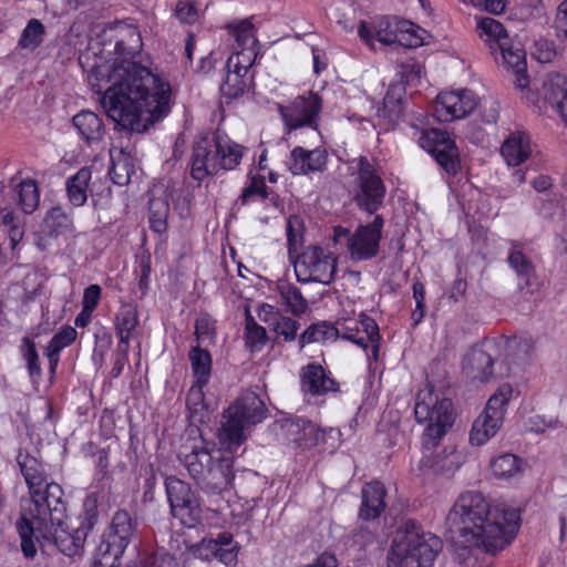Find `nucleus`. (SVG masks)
Segmentation results:
<instances>
[{"instance_id": "obj_1", "label": "nucleus", "mask_w": 567, "mask_h": 567, "mask_svg": "<svg viewBox=\"0 0 567 567\" xmlns=\"http://www.w3.org/2000/svg\"><path fill=\"white\" fill-rule=\"evenodd\" d=\"M116 41V58L94 64L87 80L107 116L131 132H144L168 114L172 89L161 74L136 60L142 40L135 28H126Z\"/></svg>"}, {"instance_id": "obj_2", "label": "nucleus", "mask_w": 567, "mask_h": 567, "mask_svg": "<svg viewBox=\"0 0 567 567\" xmlns=\"http://www.w3.org/2000/svg\"><path fill=\"white\" fill-rule=\"evenodd\" d=\"M447 522L458 530L456 558L474 567L478 553L494 555L511 544L518 532L519 514L513 508L491 506L478 492H465L450 511Z\"/></svg>"}, {"instance_id": "obj_3", "label": "nucleus", "mask_w": 567, "mask_h": 567, "mask_svg": "<svg viewBox=\"0 0 567 567\" xmlns=\"http://www.w3.org/2000/svg\"><path fill=\"white\" fill-rule=\"evenodd\" d=\"M62 511V516L56 518L53 515L52 506L39 515L21 516L18 532L21 537V549L25 557L31 558L35 555L34 539L55 545L62 554L69 557H74L83 551L89 532L80 526L69 530L65 527L66 505L63 499Z\"/></svg>"}, {"instance_id": "obj_4", "label": "nucleus", "mask_w": 567, "mask_h": 567, "mask_svg": "<svg viewBox=\"0 0 567 567\" xmlns=\"http://www.w3.org/2000/svg\"><path fill=\"white\" fill-rule=\"evenodd\" d=\"M189 452H181L182 461L189 475L208 495L221 494L234 480V457L202 437L194 440Z\"/></svg>"}, {"instance_id": "obj_5", "label": "nucleus", "mask_w": 567, "mask_h": 567, "mask_svg": "<svg viewBox=\"0 0 567 567\" xmlns=\"http://www.w3.org/2000/svg\"><path fill=\"white\" fill-rule=\"evenodd\" d=\"M414 414L419 423L425 424L422 433L421 463L434 471L449 468L446 464H441L437 457L430 460V456L454 423L455 412L452 401L435 393L431 388H424L417 393Z\"/></svg>"}, {"instance_id": "obj_6", "label": "nucleus", "mask_w": 567, "mask_h": 567, "mask_svg": "<svg viewBox=\"0 0 567 567\" xmlns=\"http://www.w3.org/2000/svg\"><path fill=\"white\" fill-rule=\"evenodd\" d=\"M244 153V146L219 131L212 136L199 135L193 144L190 176L197 182H203L221 169H234L239 165Z\"/></svg>"}, {"instance_id": "obj_7", "label": "nucleus", "mask_w": 567, "mask_h": 567, "mask_svg": "<svg viewBox=\"0 0 567 567\" xmlns=\"http://www.w3.org/2000/svg\"><path fill=\"white\" fill-rule=\"evenodd\" d=\"M441 549L439 537L424 532L416 523L409 522L394 533L388 567H432Z\"/></svg>"}, {"instance_id": "obj_8", "label": "nucleus", "mask_w": 567, "mask_h": 567, "mask_svg": "<svg viewBox=\"0 0 567 567\" xmlns=\"http://www.w3.org/2000/svg\"><path fill=\"white\" fill-rule=\"evenodd\" d=\"M17 461L31 498L30 505L22 516L39 515L52 506L55 518L61 517L64 495L62 487L54 482H48L44 466L34 456L19 452Z\"/></svg>"}, {"instance_id": "obj_9", "label": "nucleus", "mask_w": 567, "mask_h": 567, "mask_svg": "<svg viewBox=\"0 0 567 567\" xmlns=\"http://www.w3.org/2000/svg\"><path fill=\"white\" fill-rule=\"evenodd\" d=\"M266 413L265 403L256 393H244L225 413L226 421L219 431V440L229 450L238 447L246 439L245 426L261 422Z\"/></svg>"}, {"instance_id": "obj_10", "label": "nucleus", "mask_w": 567, "mask_h": 567, "mask_svg": "<svg viewBox=\"0 0 567 567\" xmlns=\"http://www.w3.org/2000/svg\"><path fill=\"white\" fill-rule=\"evenodd\" d=\"M384 219L377 215L372 223L359 226L353 234L348 228L337 226L333 228L336 245H344L352 260H368L379 252Z\"/></svg>"}, {"instance_id": "obj_11", "label": "nucleus", "mask_w": 567, "mask_h": 567, "mask_svg": "<svg viewBox=\"0 0 567 567\" xmlns=\"http://www.w3.org/2000/svg\"><path fill=\"white\" fill-rule=\"evenodd\" d=\"M513 389L509 384L501 385L487 401L485 410L474 421L470 432V443L481 446L499 431L506 406L511 400Z\"/></svg>"}, {"instance_id": "obj_12", "label": "nucleus", "mask_w": 567, "mask_h": 567, "mask_svg": "<svg viewBox=\"0 0 567 567\" xmlns=\"http://www.w3.org/2000/svg\"><path fill=\"white\" fill-rule=\"evenodd\" d=\"M337 260L331 252L318 246L307 247L295 261V272L299 282L329 285L336 274Z\"/></svg>"}, {"instance_id": "obj_13", "label": "nucleus", "mask_w": 567, "mask_h": 567, "mask_svg": "<svg viewBox=\"0 0 567 567\" xmlns=\"http://www.w3.org/2000/svg\"><path fill=\"white\" fill-rule=\"evenodd\" d=\"M165 489L172 515L186 527H195L202 520L199 497L189 484L176 476L165 478Z\"/></svg>"}, {"instance_id": "obj_14", "label": "nucleus", "mask_w": 567, "mask_h": 567, "mask_svg": "<svg viewBox=\"0 0 567 567\" xmlns=\"http://www.w3.org/2000/svg\"><path fill=\"white\" fill-rule=\"evenodd\" d=\"M355 181L354 200L357 205L367 213L374 214L383 203L385 186L373 165L364 156L357 159Z\"/></svg>"}, {"instance_id": "obj_15", "label": "nucleus", "mask_w": 567, "mask_h": 567, "mask_svg": "<svg viewBox=\"0 0 567 567\" xmlns=\"http://www.w3.org/2000/svg\"><path fill=\"white\" fill-rule=\"evenodd\" d=\"M321 109V99L311 91L295 97L286 105L280 104L278 106V111L288 131L301 127L317 130Z\"/></svg>"}, {"instance_id": "obj_16", "label": "nucleus", "mask_w": 567, "mask_h": 567, "mask_svg": "<svg viewBox=\"0 0 567 567\" xmlns=\"http://www.w3.org/2000/svg\"><path fill=\"white\" fill-rule=\"evenodd\" d=\"M336 329L339 330V337L358 344L367 351L369 359L378 360L381 337L374 319L362 313L359 319H347L338 322Z\"/></svg>"}, {"instance_id": "obj_17", "label": "nucleus", "mask_w": 567, "mask_h": 567, "mask_svg": "<svg viewBox=\"0 0 567 567\" xmlns=\"http://www.w3.org/2000/svg\"><path fill=\"white\" fill-rule=\"evenodd\" d=\"M420 146L433 155L437 164L449 174H456L460 168L458 150L453 140L440 130L422 131Z\"/></svg>"}, {"instance_id": "obj_18", "label": "nucleus", "mask_w": 567, "mask_h": 567, "mask_svg": "<svg viewBox=\"0 0 567 567\" xmlns=\"http://www.w3.org/2000/svg\"><path fill=\"white\" fill-rule=\"evenodd\" d=\"M477 106V96L471 90L442 92L433 104V116L439 122H452L472 113Z\"/></svg>"}, {"instance_id": "obj_19", "label": "nucleus", "mask_w": 567, "mask_h": 567, "mask_svg": "<svg viewBox=\"0 0 567 567\" xmlns=\"http://www.w3.org/2000/svg\"><path fill=\"white\" fill-rule=\"evenodd\" d=\"M282 442L299 447H310L318 443L320 431L317 426L303 419H287L279 423Z\"/></svg>"}, {"instance_id": "obj_20", "label": "nucleus", "mask_w": 567, "mask_h": 567, "mask_svg": "<svg viewBox=\"0 0 567 567\" xmlns=\"http://www.w3.org/2000/svg\"><path fill=\"white\" fill-rule=\"evenodd\" d=\"M542 97L567 127V78L558 73L548 75L543 84Z\"/></svg>"}, {"instance_id": "obj_21", "label": "nucleus", "mask_w": 567, "mask_h": 567, "mask_svg": "<svg viewBox=\"0 0 567 567\" xmlns=\"http://www.w3.org/2000/svg\"><path fill=\"white\" fill-rule=\"evenodd\" d=\"M327 151L320 147L306 150L301 146L290 152L288 168L293 175H307L309 173L322 172L327 166Z\"/></svg>"}, {"instance_id": "obj_22", "label": "nucleus", "mask_w": 567, "mask_h": 567, "mask_svg": "<svg viewBox=\"0 0 567 567\" xmlns=\"http://www.w3.org/2000/svg\"><path fill=\"white\" fill-rule=\"evenodd\" d=\"M497 51L505 66L513 72L514 85L519 90L526 89L529 82L526 73V53L520 43L509 39L508 44L502 45Z\"/></svg>"}, {"instance_id": "obj_23", "label": "nucleus", "mask_w": 567, "mask_h": 567, "mask_svg": "<svg viewBox=\"0 0 567 567\" xmlns=\"http://www.w3.org/2000/svg\"><path fill=\"white\" fill-rule=\"evenodd\" d=\"M532 142L524 131L508 134L501 146V154L508 166H519L532 156Z\"/></svg>"}, {"instance_id": "obj_24", "label": "nucleus", "mask_w": 567, "mask_h": 567, "mask_svg": "<svg viewBox=\"0 0 567 567\" xmlns=\"http://www.w3.org/2000/svg\"><path fill=\"white\" fill-rule=\"evenodd\" d=\"M301 389L305 393L312 395H322L328 392L337 391V383L317 363H310L302 368L300 373Z\"/></svg>"}, {"instance_id": "obj_25", "label": "nucleus", "mask_w": 567, "mask_h": 567, "mask_svg": "<svg viewBox=\"0 0 567 567\" xmlns=\"http://www.w3.org/2000/svg\"><path fill=\"white\" fill-rule=\"evenodd\" d=\"M110 176L113 183L120 186L127 185L135 173L133 156L122 146H112L110 148Z\"/></svg>"}, {"instance_id": "obj_26", "label": "nucleus", "mask_w": 567, "mask_h": 567, "mask_svg": "<svg viewBox=\"0 0 567 567\" xmlns=\"http://www.w3.org/2000/svg\"><path fill=\"white\" fill-rule=\"evenodd\" d=\"M385 489L380 482H371L362 488V505L359 516L365 520L375 519L385 508Z\"/></svg>"}, {"instance_id": "obj_27", "label": "nucleus", "mask_w": 567, "mask_h": 567, "mask_svg": "<svg viewBox=\"0 0 567 567\" xmlns=\"http://www.w3.org/2000/svg\"><path fill=\"white\" fill-rule=\"evenodd\" d=\"M511 267L516 271L519 278V289L534 293L540 287V281L535 275L530 261L518 250H513L508 256Z\"/></svg>"}, {"instance_id": "obj_28", "label": "nucleus", "mask_w": 567, "mask_h": 567, "mask_svg": "<svg viewBox=\"0 0 567 567\" xmlns=\"http://www.w3.org/2000/svg\"><path fill=\"white\" fill-rule=\"evenodd\" d=\"M138 324V313L135 305L123 302L115 316V331L120 341L118 344L130 346Z\"/></svg>"}, {"instance_id": "obj_29", "label": "nucleus", "mask_w": 567, "mask_h": 567, "mask_svg": "<svg viewBox=\"0 0 567 567\" xmlns=\"http://www.w3.org/2000/svg\"><path fill=\"white\" fill-rule=\"evenodd\" d=\"M72 121L81 138L89 145L103 138L104 126L102 120L95 113L82 111Z\"/></svg>"}, {"instance_id": "obj_30", "label": "nucleus", "mask_w": 567, "mask_h": 567, "mask_svg": "<svg viewBox=\"0 0 567 567\" xmlns=\"http://www.w3.org/2000/svg\"><path fill=\"white\" fill-rule=\"evenodd\" d=\"M476 30L478 37L488 45L492 53L497 52L502 45L508 44L509 37L506 29L499 21L493 18L481 19L477 22Z\"/></svg>"}, {"instance_id": "obj_31", "label": "nucleus", "mask_w": 567, "mask_h": 567, "mask_svg": "<svg viewBox=\"0 0 567 567\" xmlns=\"http://www.w3.org/2000/svg\"><path fill=\"white\" fill-rule=\"evenodd\" d=\"M91 179V167H82L66 179V195L73 206L81 207L86 203Z\"/></svg>"}, {"instance_id": "obj_32", "label": "nucleus", "mask_w": 567, "mask_h": 567, "mask_svg": "<svg viewBox=\"0 0 567 567\" xmlns=\"http://www.w3.org/2000/svg\"><path fill=\"white\" fill-rule=\"evenodd\" d=\"M404 86L402 83L391 84L383 99V105L378 110V115L389 123L394 124L399 121L403 112Z\"/></svg>"}, {"instance_id": "obj_33", "label": "nucleus", "mask_w": 567, "mask_h": 567, "mask_svg": "<svg viewBox=\"0 0 567 567\" xmlns=\"http://www.w3.org/2000/svg\"><path fill=\"white\" fill-rule=\"evenodd\" d=\"M465 369L472 378L486 381L493 375V359L488 351L473 349L465 359Z\"/></svg>"}, {"instance_id": "obj_34", "label": "nucleus", "mask_w": 567, "mask_h": 567, "mask_svg": "<svg viewBox=\"0 0 567 567\" xmlns=\"http://www.w3.org/2000/svg\"><path fill=\"white\" fill-rule=\"evenodd\" d=\"M206 384L207 383L194 382L187 393L186 404L189 410L190 420L194 423H206L210 419L212 411L205 403L203 390Z\"/></svg>"}, {"instance_id": "obj_35", "label": "nucleus", "mask_w": 567, "mask_h": 567, "mask_svg": "<svg viewBox=\"0 0 567 567\" xmlns=\"http://www.w3.org/2000/svg\"><path fill=\"white\" fill-rule=\"evenodd\" d=\"M523 460L518 456L504 453L491 461V471L495 478L509 481L517 477L523 471Z\"/></svg>"}, {"instance_id": "obj_36", "label": "nucleus", "mask_w": 567, "mask_h": 567, "mask_svg": "<svg viewBox=\"0 0 567 567\" xmlns=\"http://www.w3.org/2000/svg\"><path fill=\"white\" fill-rule=\"evenodd\" d=\"M188 357L195 382L208 383L212 373L210 353L196 346L190 349Z\"/></svg>"}, {"instance_id": "obj_37", "label": "nucleus", "mask_w": 567, "mask_h": 567, "mask_svg": "<svg viewBox=\"0 0 567 567\" xmlns=\"http://www.w3.org/2000/svg\"><path fill=\"white\" fill-rule=\"evenodd\" d=\"M244 339L246 348L251 352L261 351L268 341L266 329L257 323L248 309H246Z\"/></svg>"}, {"instance_id": "obj_38", "label": "nucleus", "mask_w": 567, "mask_h": 567, "mask_svg": "<svg viewBox=\"0 0 567 567\" xmlns=\"http://www.w3.org/2000/svg\"><path fill=\"white\" fill-rule=\"evenodd\" d=\"M126 547L123 543L116 542L106 535L96 548V561L102 567H115Z\"/></svg>"}, {"instance_id": "obj_39", "label": "nucleus", "mask_w": 567, "mask_h": 567, "mask_svg": "<svg viewBox=\"0 0 567 567\" xmlns=\"http://www.w3.org/2000/svg\"><path fill=\"white\" fill-rule=\"evenodd\" d=\"M135 530V525L132 520L131 515L123 509L117 511L112 519L109 536L116 542L123 543L125 546L128 545Z\"/></svg>"}, {"instance_id": "obj_40", "label": "nucleus", "mask_w": 567, "mask_h": 567, "mask_svg": "<svg viewBox=\"0 0 567 567\" xmlns=\"http://www.w3.org/2000/svg\"><path fill=\"white\" fill-rule=\"evenodd\" d=\"M278 291L282 303L289 311L296 316H300L306 312L308 302L298 287L289 282H282L278 285Z\"/></svg>"}, {"instance_id": "obj_41", "label": "nucleus", "mask_w": 567, "mask_h": 567, "mask_svg": "<svg viewBox=\"0 0 567 567\" xmlns=\"http://www.w3.org/2000/svg\"><path fill=\"white\" fill-rule=\"evenodd\" d=\"M339 337V330L327 322L315 323L308 327L299 337V347L302 349L306 344L312 342H326L336 340Z\"/></svg>"}, {"instance_id": "obj_42", "label": "nucleus", "mask_w": 567, "mask_h": 567, "mask_svg": "<svg viewBox=\"0 0 567 567\" xmlns=\"http://www.w3.org/2000/svg\"><path fill=\"white\" fill-rule=\"evenodd\" d=\"M398 43L405 48H419L425 43L426 31L411 21L400 19Z\"/></svg>"}, {"instance_id": "obj_43", "label": "nucleus", "mask_w": 567, "mask_h": 567, "mask_svg": "<svg viewBox=\"0 0 567 567\" xmlns=\"http://www.w3.org/2000/svg\"><path fill=\"white\" fill-rule=\"evenodd\" d=\"M228 28L235 38L237 48H259L255 27L248 19L234 22Z\"/></svg>"}, {"instance_id": "obj_44", "label": "nucleus", "mask_w": 567, "mask_h": 567, "mask_svg": "<svg viewBox=\"0 0 567 567\" xmlns=\"http://www.w3.org/2000/svg\"><path fill=\"white\" fill-rule=\"evenodd\" d=\"M0 226H3L10 239L11 249L14 250L24 236L21 219L9 208L0 209Z\"/></svg>"}, {"instance_id": "obj_45", "label": "nucleus", "mask_w": 567, "mask_h": 567, "mask_svg": "<svg viewBox=\"0 0 567 567\" xmlns=\"http://www.w3.org/2000/svg\"><path fill=\"white\" fill-rule=\"evenodd\" d=\"M150 224L156 233L166 229V221L169 215V205L166 197H152L150 199Z\"/></svg>"}, {"instance_id": "obj_46", "label": "nucleus", "mask_w": 567, "mask_h": 567, "mask_svg": "<svg viewBox=\"0 0 567 567\" xmlns=\"http://www.w3.org/2000/svg\"><path fill=\"white\" fill-rule=\"evenodd\" d=\"M40 202L38 186L33 179L22 181L18 185V204L25 214L35 210Z\"/></svg>"}, {"instance_id": "obj_47", "label": "nucleus", "mask_w": 567, "mask_h": 567, "mask_svg": "<svg viewBox=\"0 0 567 567\" xmlns=\"http://www.w3.org/2000/svg\"><path fill=\"white\" fill-rule=\"evenodd\" d=\"M533 344L526 339H512L506 342V357L509 363L523 365L533 354Z\"/></svg>"}, {"instance_id": "obj_48", "label": "nucleus", "mask_w": 567, "mask_h": 567, "mask_svg": "<svg viewBox=\"0 0 567 567\" xmlns=\"http://www.w3.org/2000/svg\"><path fill=\"white\" fill-rule=\"evenodd\" d=\"M233 536L228 533H220L217 538H204L194 546V554L204 560H212L217 557L219 545H230Z\"/></svg>"}, {"instance_id": "obj_49", "label": "nucleus", "mask_w": 567, "mask_h": 567, "mask_svg": "<svg viewBox=\"0 0 567 567\" xmlns=\"http://www.w3.org/2000/svg\"><path fill=\"white\" fill-rule=\"evenodd\" d=\"M400 18L383 17L374 25L375 39L384 44L398 43Z\"/></svg>"}, {"instance_id": "obj_50", "label": "nucleus", "mask_w": 567, "mask_h": 567, "mask_svg": "<svg viewBox=\"0 0 567 567\" xmlns=\"http://www.w3.org/2000/svg\"><path fill=\"white\" fill-rule=\"evenodd\" d=\"M258 54V48H237L235 54L227 60V69L236 70L244 74L254 64Z\"/></svg>"}, {"instance_id": "obj_51", "label": "nucleus", "mask_w": 567, "mask_h": 567, "mask_svg": "<svg viewBox=\"0 0 567 567\" xmlns=\"http://www.w3.org/2000/svg\"><path fill=\"white\" fill-rule=\"evenodd\" d=\"M244 76L245 74L239 71L228 70L227 76L220 85L223 96L228 100L239 97L246 87Z\"/></svg>"}, {"instance_id": "obj_52", "label": "nucleus", "mask_w": 567, "mask_h": 567, "mask_svg": "<svg viewBox=\"0 0 567 567\" xmlns=\"http://www.w3.org/2000/svg\"><path fill=\"white\" fill-rule=\"evenodd\" d=\"M43 34V24L39 20L32 19L23 30L19 44L25 49H34L42 42Z\"/></svg>"}, {"instance_id": "obj_53", "label": "nucleus", "mask_w": 567, "mask_h": 567, "mask_svg": "<svg viewBox=\"0 0 567 567\" xmlns=\"http://www.w3.org/2000/svg\"><path fill=\"white\" fill-rule=\"evenodd\" d=\"M215 336V321L208 315L198 317L195 321V337L198 346L214 342Z\"/></svg>"}, {"instance_id": "obj_54", "label": "nucleus", "mask_w": 567, "mask_h": 567, "mask_svg": "<svg viewBox=\"0 0 567 567\" xmlns=\"http://www.w3.org/2000/svg\"><path fill=\"white\" fill-rule=\"evenodd\" d=\"M21 351L23 359L27 362V368L31 378H39L41 375V367L39 355L35 349V343L29 338L22 339Z\"/></svg>"}, {"instance_id": "obj_55", "label": "nucleus", "mask_w": 567, "mask_h": 567, "mask_svg": "<svg viewBox=\"0 0 567 567\" xmlns=\"http://www.w3.org/2000/svg\"><path fill=\"white\" fill-rule=\"evenodd\" d=\"M299 328L300 323L297 320L285 316H280L271 327L272 331L278 337H282L286 342H291L296 339Z\"/></svg>"}, {"instance_id": "obj_56", "label": "nucleus", "mask_w": 567, "mask_h": 567, "mask_svg": "<svg viewBox=\"0 0 567 567\" xmlns=\"http://www.w3.org/2000/svg\"><path fill=\"white\" fill-rule=\"evenodd\" d=\"M97 506L99 497L95 493L89 494L83 501V520L80 527L85 528L86 532H90L96 523Z\"/></svg>"}, {"instance_id": "obj_57", "label": "nucleus", "mask_w": 567, "mask_h": 567, "mask_svg": "<svg viewBox=\"0 0 567 567\" xmlns=\"http://www.w3.org/2000/svg\"><path fill=\"white\" fill-rule=\"evenodd\" d=\"M266 182L262 176H252L250 178V183L247 187L244 188L239 200L243 205H246L250 203L254 198L260 197L266 198L267 192H266Z\"/></svg>"}, {"instance_id": "obj_58", "label": "nucleus", "mask_w": 567, "mask_h": 567, "mask_svg": "<svg viewBox=\"0 0 567 567\" xmlns=\"http://www.w3.org/2000/svg\"><path fill=\"white\" fill-rule=\"evenodd\" d=\"M45 224L59 234L71 226V218L61 207H53L45 217Z\"/></svg>"}, {"instance_id": "obj_59", "label": "nucleus", "mask_w": 567, "mask_h": 567, "mask_svg": "<svg viewBox=\"0 0 567 567\" xmlns=\"http://www.w3.org/2000/svg\"><path fill=\"white\" fill-rule=\"evenodd\" d=\"M76 334L78 332L74 328L70 326L63 327L59 332H56L52 337L48 347L61 351L64 348L69 347L75 340Z\"/></svg>"}, {"instance_id": "obj_60", "label": "nucleus", "mask_w": 567, "mask_h": 567, "mask_svg": "<svg viewBox=\"0 0 567 567\" xmlns=\"http://www.w3.org/2000/svg\"><path fill=\"white\" fill-rule=\"evenodd\" d=\"M175 14L183 23H194L198 19V10L190 0L178 1Z\"/></svg>"}, {"instance_id": "obj_61", "label": "nucleus", "mask_w": 567, "mask_h": 567, "mask_svg": "<svg viewBox=\"0 0 567 567\" xmlns=\"http://www.w3.org/2000/svg\"><path fill=\"white\" fill-rule=\"evenodd\" d=\"M101 287L99 285H90L84 290L83 295V310L91 313L99 305L101 299Z\"/></svg>"}, {"instance_id": "obj_62", "label": "nucleus", "mask_w": 567, "mask_h": 567, "mask_svg": "<svg viewBox=\"0 0 567 567\" xmlns=\"http://www.w3.org/2000/svg\"><path fill=\"white\" fill-rule=\"evenodd\" d=\"M130 346L117 344V349L115 352V360L111 370V375L113 378H118L124 370L125 364L127 363V353Z\"/></svg>"}, {"instance_id": "obj_63", "label": "nucleus", "mask_w": 567, "mask_h": 567, "mask_svg": "<svg viewBox=\"0 0 567 567\" xmlns=\"http://www.w3.org/2000/svg\"><path fill=\"white\" fill-rule=\"evenodd\" d=\"M555 29L558 38L567 39V0L563 1L557 9Z\"/></svg>"}, {"instance_id": "obj_64", "label": "nucleus", "mask_w": 567, "mask_h": 567, "mask_svg": "<svg viewBox=\"0 0 567 567\" xmlns=\"http://www.w3.org/2000/svg\"><path fill=\"white\" fill-rule=\"evenodd\" d=\"M257 315L262 322L269 324L270 327H272L274 322H276L281 316L279 311L269 303L260 305Z\"/></svg>"}]
</instances>
